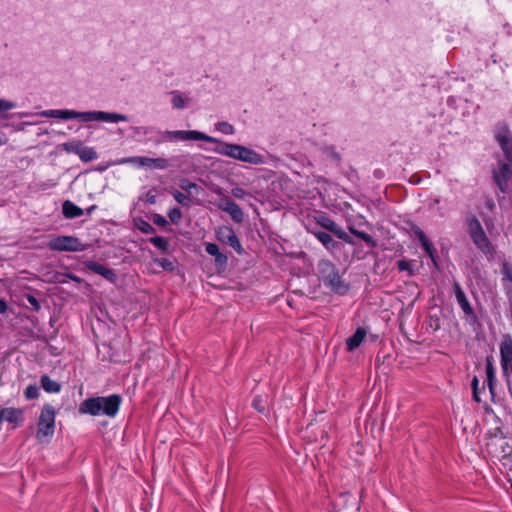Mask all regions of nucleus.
I'll list each match as a JSON object with an SVG mask.
<instances>
[{"mask_svg":"<svg viewBox=\"0 0 512 512\" xmlns=\"http://www.w3.org/2000/svg\"><path fill=\"white\" fill-rule=\"evenodd\" d=\"M40 115L47 118H59L62 120L79 119L83 122L103 121L109 123H118L128 121V117L124 114L105 111L79 112L68 109H51L42 111Z\"/></svg>","mask_w":512,"mask_h":512,"instance_id":"obj_2","label":"nucleus"},{"mask_svg":"<svg viewBox=\"0 0 512 512\" xmlns=\"http://www.w3.org/2000/svg\"><path fill=\"white\" fill-rule=\"evenodd\" d=\"M82 146V142L79 140H72L63 144V148L68 153H74L78 155L79 150Z\"/></svg>","mask_w":512,"mask_h":512,"instance_id":"obj_28","label":"nucleus"},{"mask_svg":"<svg viewBox=\"0 0 512 512\" xmlns=\"http://www.w3.org/2000/svg\"><path fill=\"white\" fill-rule=\"evenodd\" d=\"M68 277L70 279H72L73 281L80 282V279L77 276H75V275L69 274Z\"/></svg>","mask_w":512,"mask_h":512,"instance_id":"obj_49","label":"nucleus"},{"mask_svg":"<svg viewBox=\"0 0 512 512\" xmlns=\"http://www.w3.org/2000/svg\"><path fill=\"white\" fill-rule=\"evenodd\" d=\"M501 368L503 375L509 377L512 374V336H503L500 344Z\"/></svg>","mask_w":512,"mask_h":512,"instance_id":"obj_10","label":"nucleus"},{"mask_svg":"<svg viewBox=\"0 0 512 512\" xmlns=\"http://www.w3.org/2000/svg\"><path fill=\"white\" fill-rule=\"evenodd\" d=\"M55 410L47 404L43 407L38 422V438L46 437L54 432Z\"/></svg>","mask_w":512,"mask_h":512,"instance_id":"obj_8","label":"nucleus"},{"mask_svg":"<svg viewBox=\"0 0 512 512\" xmlns=\"http://www.w3.org/2000/svg\"><path fill=\"white\" fill-rule=\"evenodd\" d=\"M138 228L140 229V231H142L143 233H146V234H151V233L155 232V228L151 224H149L148 222H145V221H142L140 223V225L138 226Z\"/></svg>","mask_w":512,"mask_h":512,"instance_id":"obj_39","label":"nucleus"},{"mask_svg":"<svg viewBox=\"0 0 512 512\" xmlns=\"http://www.w3.org/2000/svg\"><path fill=\"white\" fill-rule=\"evenodd\" d=\"M366 335H367V331L364 328L359 327L355 331V333L346 340L347 350L348 351H353L354 349L359 347L360 344L365 339Z\"/></svg>","mask_w":512,"mask_h":512,"instance_id":"obj_16","label":"nucleus"},{"mask_svg":"<svg viewBox=\"0 0 512 512\" xmlns=\"http://www.w3.org/2000/svg\"><path fill=\"white\" fill-rule=\"evenodd\" d=\"M317 222L321 227L333 233L339 239L350 244L353 243L351 237L335 221H333L329 217L320 216Z\"/></svg>","mask_w":512,"mask_h":512,"instance_id":"obj_14","label":"nucleus"},{"mask_svg":"<svg viewBox=\"0 0 512 512\" xmlns=\"http://www.w3.org/2000/svg\"><path fill=\"white\" fill-rule=\"evenodd\" d=\"M62 213L65 218L73 219L82 216L84 211L73 202L66 200L62 205Z\"/></svg>","mask_w":512,"mask_h":512,"instance_id":"obj_17","label":"nucleus"},{"mask_svg":"<svg viewBox=\"0 0 512 512\" xmlns=\"http://www.w3.org/2000/svg\"><path fill=\"white\" fill-rule=\"evenodd\" d=\"M407 267H408V263L407 262H405V261H399L398 262V268L400 270H405V269H407Z\"/></svg>","mask_w":512,"mask_h":512,"instance_id":"obj_47","label":"nucleus"},{"mask_svg":"<svg viewBox=\"0 0 512 512\" xmlns=\"http://www.w3.org/2000/svg\"><path fill=\"white\" fill-rule=\"evenodd\" d=\"M156 262L164 270L172 271L174 269L173 262L167 258L158 259Z\"/></svg>","mask_w":512,"mask_h":512,"instance_id":"obj_36","label":"nucleus"},{"mask_svg":"<svg viewBox=\"0 0 512 512\" xmlns=\"http://www.w3.org/2000/svg\"><path fill=\"white\" fill-rule=\"evenodd\" d=\"M168 217L173 224H177L182 218V212L178 207L171 208Z\"/></svg>","mask_w":512,"mask_h":512,"instance_id":"obj_33","label":"nucleus"},{"mask_svg":"<svg viewBox=\"0 0 512 512\" xmlns=\"http://www.w3.org/2000/svg\"><path fill=\"white\" fill-rule=\"evenodd\" d=\"M155 130H156V128L152 127V126H140V127L134 128V131L136 134H143V135H148L149 133H152Z\"/></svg>","mask_w":512,"mask_h":512,"instance_id":"obj_38","label":"nucleus"},{"mask_svg":"<svg viewBox=\"0 0 512 512\" xmlns=\"http://www.w3.org/2000/svg\"><path fill=\"white\" fill-rule=\"evenodd\" d=\"M121 402L122 398L118 394L90 397L80 404L79 413L114 418L118 414Z\"/></svg>","mask_w":512,"mask_h":512,"instance_id":"obj_3","label":"nucleus"},{"mask_svg":"<svg viewBox=\"0 0 512 512\" xmlns=\"http://www.w3.org/2000/svg\"><path fill=\"white\" fill-rule=\"evenodd\" d=\"M231 193L235 198H238V199H243L248 195V193L240 187L233 188L231 190Z\"/></svg>","mask_w":512,"mask_h":512,"instance_id":"obj_40","label":"nucleus"},{"mask_svg":"<svg viewBox=\"0 0 512 512\" xmlns=\"http://www.w3.org/2000/svg\"><path fill=\"white\" fill-rule=\"evenodd\" d=\"M41 386L48 393H58L61 390L60 384L52 380L48 375H43L41 377Z\"/></svg>","mask_w":512,"mask_h":512,"instance_id":"obj_20","label":"nucleus"},{"mask_svg":"<svg viewBox=\"0 0 512 512\" xmlns=\"http://www.w3.org/2000/svg\"><path fill=\"white\" fill-rule=\"evenodd\" d=\"M95 208H96V206H95V205H93V206L89 207V208L87 209V213H88V214H91Z\"/></svg>","mask_w":512,"mask_h":512,"instance_id":"obj_50","label":"nucleus"},{"mask_svg":"<svg viewBox=\"0 0 512 512\" xmlns=\"http://www.w3.org/2000/svg\"><path fill=\"white\" fill-rule=\"evenodd\" d=\"M155 144L166 141H206L209 143H218L213 151L219 155L230 157L238 161L246 162L253 165H261L265 163L264 157L255 150L239 144H231L222 142L220 139L209 136L203 132L196 130H176V131H157Z\"/></svg>","mask_w":512,"mask_h":512,"instance_id":"obj_1","label":"nucleus"},{"mask_svg":"<svg viewBox=\"0 0 512 512\" xmlns=\"http://www.w3.org/2000/svg\"><path fill=\"white\" fill-rule=\"evenodd\" d=\"M217 207L220 210L228 213L230 215L231 219L235 223L243 222V220H244L243 210L240 208V206L237 203L232 201L227 196H225V195L221 196V198L219 199V201L217 203Z\"/></svg>","mask_w":512,"mask_h":512,"instance_id":"obj_12","label":"nucleus"},{"mask_svg":"<svg viewBox=\"0 0 512 512\" xmlns=\"http://www.w3.org/2000/svg\"><path fill=\"white\" fill-rule=\"evenodd\" d=\"M120 164H131L136 167H144L150 170H165L169 167V162L167 159L159 157V158H150L145 156H131L122 158L119 161Z\"/></svg>","mask_w":512,"mask_h":512,"instance_id":"obj_7","label":"nucleus"},{"mask_svg":"<svg viewBox=\"0 0 512 512\" xmlns=\"http://www.w3.org/2000/svg\"><path fill=\"white\" fill-rule=\"evenodd\" d=\"M417 235L419 237V240L421 242V246L425 250V252L430 256L433 257L434 247L433 244L427 239L423 231L419 230L417 232Z\"/></svg>","mask_w":512,"mask_h":512,"instance_id":"obj_27","label":"nucleus"},{"mask_svg":"<svg viewBox=\"0 0 512 512\" xmlns=\"http://www.w3.org/2000/svg\"><path fill=\"white\" fill-rule=\"evenodd\" d=\"M495 139L500 145L507 161L512 164V135L505 124H498L496 126Z\"/></svg>","mask_w":512,"mask_h":512,"instance_id":"obj_11","label":"nucleus"},{"mask_svg":"<svg viewBox=\"0 0 512 512\" xmlns=\"http://www.w3.org/2000/svg\"><path fill=\"white\" fill-rule=\"evenodd\" d=\"M39 394V387L35 384L28 385L24 391V396L27 400L37 399Z\"/></svg>","mask_w":512,"mask_h":512,"instance_id":"obj_30","label":"nucleus"},{"mask_svg":"<svg viewBox=\"0 0 512 512\" xmlns=\"http://www.w3.org/2000/svg\"><path fill=\"white\" fill-rule=\"evenodd\" d=\"M216 128H217V130H219L220 132H222L226 135H232L235 132L233 125H231L228 122H219L216 124Z\"/></svg>","mask_w":512,"mask_h":512,"instance_id":"obj_32","label":"nucleus"},{"mask_svg":"<svg viewBox=\"0 0 512 512\" xmlns=\"http://www.w3.org/2000/svg\"><path fill=\"white\" fill-rule=\"evenodd\" d=\"M349 231H350V233H352L356 237H358L361 240H363L368 246H370V247H375L376 246V241L369 234H367L365 232H362V231H359V230L355 229L352 226L349 227Z\"/></svg>","mask_w":512,"mask_h":512,"instance_id":"obj_25","label":"nucleus"},{"mask_svg":"<svg viewBox=\"0 0 512 512\" xmlns=\"http://www.w3.org/2000/svg\"><path fill=\"white\" fill-rule=\"evenodd\" d=\"M174 199L182 206L189 207L191 204V199L189 195H185L177 190L172 192Z\"/></svg>","mask_w":512,"mask_h":512,"instance_id":"obj_29","label":"nucleus"},{"mask_svg":"<svg viewBox=\"0 0 512 512\" xmlns=\"http://www.w3.org/2000/svg\"><path fill=\"white\" fill-rule=\"evenodd\" d=\"M511 469H512V466H511Z\"/></svg>","mask_w":512,"mask_h":512,"instance_id":"obj_52","label":"nucleus"},{"mask_svg":"<svg viewBox=\"0 0 512 512\" xmlns=\"http://www.w3.org/2000/svg\"><path fill=\"white\" fill-rule=\"evenodd\" d=\"M149 202H150V203H154V202H155V198H154V197L150 198V199H149Z\"/></svg>","mask_w":512,"mask_h":512,"instance_id":"obj_51","label":"nucleus"},{"mask_svg":"<svg viewBox=\"0 0 512 512\" xmlns=\"http://www.w3.org/2000/svg\"><path fill=\"white\" fill-rule=\"evenodd\" d=\"M88 246L73 236H57L48 243V247L53 251L80 252L86 250Z\"/></svg>","mask_w":512,"mask_h":512,"instance_id":"obj_6","label":"nucleus"},{"mask_svg":"<svg viewBox=\"0 0 512 512\" xmlns=\"http://www.w3.org/2000/svg\"><path fill=\"white\" fill-rule=\"evenodd\" d=\"M468 231L473 243L484 253H489L492 250L490 241L483 230L481 223L475 216L467 219Z\"/></svg>","mask_w":512,"mask_h":512,"instance_id":"obj_5","label":"nucleus"},{"mask_svg":"<svg viewBox=\"0 0 512 512\" xmlns=\"http://www.w3.org/2000/svg\"><path fill=\"white\" fill-rule=\"evenodd\" d=\"M8 309L7 303L4 299H0V314H4Z\"/></svg>","mask_w":512,"mask_h":512,"instance_id":"obj_45","label":"nucleus"},{"mask_svg":"<svg viewBox=\"0 0 512 512\" xmlns=\"http://www.w3.org/2000/svg\"><path fill=\"white\" fill-rule=\"evenodd\" d=\"M78 156L84 162H89L97 159L96 151L91 147H84L83 145L79 150Z\"/></svg>","mask_w":512,"mask_h":512,"instance_id":"obj_23","label":"nucleus"},{"mask_svg":"<svg viewBox=\"0 0 512 512\" xmlns=\"http://www.w3.org/2000/svg\"><path fill=\"white\" fill-rule=\"evenodd\" d=\"M252 406L260 413L266 410V401L261 396H256L252 401Z\"/></svg>","mask_w":512,"mask_h":512,"instance_id":"obj_34","label":"nucleus"},{"mask_svg":"<svg viewBox=\"0 0 512 512\" xmlns=\"http://www.w3.org/2000/svg\"><path fill=\"white\" fill-rule=\"evenodd\" d=\"M16 104L11 101L0 99V113L14 109Z\"/></svg>","mask_w":512,"mask_h":512,"instance_id":"obj_37","label":"nucleus"},{"mask_svg":"<svg viewBox=\"0 0 512 512\" xmlns=\"http://www.w3.org/2000/svg\"><path fill=\"white\" fill-rule=\"evenodd\" d=\"M86 267L93 271L94 273H97L101 276H103L104 278L106 279H113L114 278V272L113 270L97 263V262H94V261H89L86 263Z\"/></svg>","mask_w":512,"mask_h":512,"instance_id":"obj_18","label":"nucleus"},{"mask_svg":"<svg viewBox=\"0 0 512 512\" xmlns=\"http://www.w3.org/2000/svg\"><path fill=\"white\" fill-rule=\"evenodd\" d=\"M314 235L327 249H334L337 246V242L327 232L318 231Z\"/></svg>","mask_w":512,"mask_h":512,"instance_id":"obj_21","label":"nucleus"},{"mask_svg":"<svg viewBox=\"0 0 512 512\" xmlns=\"http://www.w3.org/2000/svg\"><path fill=\"white\" fill-rule=\"evenodd\" d=\"M179 186L182 190L186 191L189 195L193 193L198 194L202 188L194 182H190L187 179H182L179 183Z\"/></svg>","mask_w":512,"mask_h":512,"instance_id":"obj_24","label":"nucleus"},{"mask_svg":"<svg viewBox=\"0 0 512 512\" xmlns=\"http://www.w3.org/2000/svg\"><path fill=\"white\" fill-rule=\"evenodd\" d=\"M153 222L158 225V226H166L167 225V220L162 216V215H159V214H156L153 218Z\"/></svg>","mask_w":512,"mask_h":512,"instance_id":"obj_42","label":"nucleus"},{"mask_svg":"<svg viewBox=\"0 0 512 512\" xmlns=\"http://www.w3.org/2000/svg\"><path fill=\"white\" fill-rule=\"evenodd\" d=\"M502 273H503L505 279L512 282V268L509 267L508 264H506V263L503 264Z\"/></svg>","mask_w":512,"mask_h":512,"instance_id":"obj_41","label":"nucleus"},{"mask_svg":"<svg viewBox=\"0 0 512 512\" xmlns=\"http://www.w3.org/2000/svg\"><path fill=\"white\" fill-rule=\"evenodd\" d=\"M454 289L456 299L464 313L467 315L471 314L472 308L469 304V301L467 300L465 293L463 292V290L461 289L460 285L457 282L454 284Z\"/></svg>","mask_w":512,"mask_h":512,"instance_id":"obj_19","label":"nucleus"},{"mask_svg":"<svg viewBox=\"0 0 512 512\" xmlns=\"http://www.w3.org/2000/svg\"><path fill=\"white\" fill-rule=\"evenodd\" d=\"M205 251L211 255V256H214V257H217L221 252L219 250V247L218 245L214 244V243H208L206 244L205 246Z\"/></svg>","mask_w":512,"mask_h":512,"instance_id":"obj_35","label":"nucleus"},{"mask_svg":"<svg viewBox=\"0 0 512 512\" xmlns=\"http://www.w3.org/2000/svg\"><path fill=\"white\" fill-rule=\"evenodd\" d=\"M27 299L28 302L33 306L34 310L38 311L40 309V304L34 296H28Z\"/></svg>","mask_w":512,"mask_h":512,"instance_id":"obj_43","label":"nucleus"},{"mask_svg":"<svg viewBox=\"0 0 512 512\" xmlns=\"http://www.w3.org/2000/svg\"><path fill=\"white\" fill-rule=\"evenodd\" d=\"M478 385H479V380L476 376H474V378L472 380V392L478 391Z\"/></svg>","mask_w":512,"mask_h":512,"instance_id":"obj_46","label":"nucleus"},{"mask_svg":"<svg viewBox=\"0 0 512 512\" xmlns=\"http://www.w3.org/2000/svg\"><path fill=\"white\" fill-rule=\"evenodd\" d=\"M1 420H5L14 425H18L23 421V411L19 408L8 407L3 408L0 412Z\"/></svg>","mask_w":512,"mask_h":512,"instance_id":"obj_15","label":"nucleus"},{"mask_svg":"<svg viewBox=\"0 0 512 512\" xmlns=\"http://www.w3.org/2000/svg\"><path fill=\"white\" fill-rule=\"evenodd\" d=\"M473 399H474L477 403H480V402H481V399H480V396H479V392H478V391H473Z\"/></svg>","mask_w":512,"mask_h":512,"instance_id":"obj_48","label":"nucleus"},{"mask_svg":"<svg viewBox=\"0 0 512 512\" xmlns=\"http://www.w3.org/2000/svg\"><path fill=\"white\" fill-rule=\"evenodd\" d=\"M215 262L217 264L223 265L227 262V257L224 254L220 253L217 257H215Z\"/></svg>","mask_w":512,"mask_h":512,"instance_id":"obj_44","label":"nucleus"},{"mask_svg":"<svg viewBox=\"0 0 512 512\" xmlns=\"http://www.w3.org/2000/svg\"><path fill=\"white\" fill-rule=\"evenodd\" d=\"M493 180L502 193L508 191V183L512 179V168L510 164L502 160L498 161L497 167L492 171Z\"/></svg>","mask_w":512,"mask_h":512,"instance_id":"obj_9","label":"nucleus"},{"mask_svg":"<svg viewBox=\"0 0 512 512\" xmlns=\"http://www.w3.org/2000/svg\"><path fill=\"white\" fill-rule=\"evenodd\" d=\"M486 375H487L488 388L490 390V393L493 395L494 389H495L496 377H495L494 367L489 360L487 361V365H486Z\"/></svg>","mask_w":512,"mask_h":512,"instance_id":"obj_22","label":"nucleus"},{"mask_svg":"<svg viewBox=\"0 0 512 512\" xmlns=\"http://www.w3.org/2000/svg\"><path fill=\"white\" fill-rule=\"evenodd\" d=\"M320 277L326 287L331 291L344 295L349 289V285L342 279L338 268L329 260H321L318 263Z\"/></svg>","mask_w":512,"mask_h":512,"instance_id":"obj_4","label":"nucleus"},{"mask_svg":"<svg viewBox=\"0 0 512 512\" xmlns=\"http://www.w3.org/2000/svg\"><path fill=\"white\" fill-rule=\"evenodd\" d=\"M216 236L219 241L228 244L234 250H236L238 253L241 252V250H242L241 243L231 227L220 226L216 230Z\"/></svg>","mask_w":512,"mask_h":512,"instance_id":"obj_13","label":"nucleus"},{"mask_svg":"<svg viewBox=\"0 0 512 512\" xmlns=\"http://www.w3.org/2000/svg\"><path fill=\"white\" fill-rule=\"evenodd\" d=\"M171 103L173 108L175 109H183L186 106L185 99L183 95L179 91H172L171 93Z\"/></svg>","mask_w":512,"mask_h":512,"instance_id":"obj_26","label":"nucleus"},{"mask_svg":"<svg viewBox=\"0 0 512 512\" xmlns=\"http://www.w3.org/2000/svg\"><path fill=\"white\" fill-rule=\"evenodd\" d=\"M150 242L157 247L158 249L162 251H166L169 247L168 241L161 237V236H155L150 239Z\"/></svg>","mask_w":512,"mask_h":512,"instance_id":"obj_31","label":"nucleus"}]
</instances>
